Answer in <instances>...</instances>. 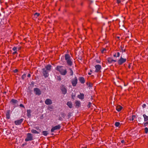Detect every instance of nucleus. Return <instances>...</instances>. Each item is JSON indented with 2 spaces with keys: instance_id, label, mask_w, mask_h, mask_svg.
I'll list each match as a JSON object with an SVG mask.
<instances>
[{
  "instance_id": "1",
  "label": "nucleus",
  "mask_w": 148,
  "mask_h": 148,
  "mask_svg": "<svg viewBox=\"0 0 148 148\" xmlns=\"http://www.w3.org/2000/svg\"><path fill=\"white\" fill-rule=\"evenodd\" d=\"M51 66L48 64L45 66V67L42 69L43 73L45 78L47 77L49 75V73L50 71Z\"/></svg>"
},
{
  "instance_id": "2",
  "label": "nucleus",
  "mask_w": 148,
  "mask_h": 148,
  "mask_svg": "<svg viewBox=\"0 0 148 148\" xmlns=\"http://www.w3.org/2000/svg\"><path fill=\"white\" fill-rule=\"evenodd\" d=\"M56 69L59 71L60 74L62 75H64L67 73V72L66 69L62 66H57Z\"/></svg>"
},
{
  "instance_id": "3",
  "label": "nucleus",
  "mask_w": 148,
  "mask_h": 148,
  "mask_svg": "<svg viewBox=\"0 0 148 148\" xmlns=\"http://www.w3.org/2000/svg\"><path fill=\"white\" fill-rule=\"evenodd\" d=\"M64 58L67 64L69 66H71L73 64V62L70 55L68 54H66L64 55Z\"/></svg>"
},
{
  "instance_id": "4",
  "label": "nucleus",
  "mask_w": 148,
  "mask_h": 148,
  "mask_svg": "<svg viewBox=\"0 0 148 148\" xmlns=\"http://www.w3.org/2000/svg\"><path fill=\"white\" fill-rule=\"evenodd\" d=\"M127 60L126 58H123L122 56H121L120 58L117 61L118 64L119 65H122L123 64L126 62Z\"/></svg>"
},
{
  "instance_id": "5",
  "label": "nucleus",
  "mask_w": 148,
  "mask_h": 148,
  "mask_svg": "<svg viewBox=\"0 0 148 148\" xmlns=\"http://www.w3.org/2000/svg\"><path fill=\"white\" fill-rule=\"evenodd\" d=\"M33 140V136L32 134L28 133L27 134L26 138L25 139V141L28 142L29 141H32Z\"/></svg>"
},
{
  "instance_id": "6",
  "label": "nucleus",
  "mask_w": 148,
  "mask_h": 148,
  "mask_svg": "<svg viewBox=\"0 0 148 148\" xmlns=\"http://www.w3.org/2000/svg\"><path fill=\"white\" fill-rule=\"evenodd\" d=\"M71 82L72 86H75L77 83V79L76 77H75L74 79L71 80Z\"/></svg>"
},
{
  "instance_id": "7",
  "label": "nucleus",
  "mask_w": 148,
  "mask_h": 148,
  "mask_svg": "<svg viewBox=\"0 0 148 148\" xmlns=\"http://www.w3.org/2000/svg\"><path fill=\"white\" fill-rule=\"evenodd\" d=\"M34 91L36 95H40L41 93L40 89L38 88H35L34 89Z\"/></svg>"
},
{
  "instance_id": "8",
  "label": "nucleus",
  "mask_w": 148,
  "mask_h": 148,
  "mask_svg": "<svg viewBox=\"0 0 148 148\" xmlns=\"http://www.w3.org/2000/svg\"><path fill=\"white\" fill-rule=\"evenodd\" d=\"M61 126L60 125L52 127L51 130V132H53L55 130H59L61 128Z\"/></svg>"
},
{
  "instance_id": "9",
  "label": "nucleus",
  "mask_w": 148,
  "mask_h": 148,
  "mask_svg": "<svg viewBox=\"0 0 148 148\" xmlns=\"http://www.w3.org/2000/svg\"><path fill=\"white\" fill-rule=\"evenodd\" d=\"M95 72L98 73L100 71V70L101 68V66L100 65H97L95 66Z\"/></svg>"
},
{
  "instance_id": "10",
  "label": "nucleus",
  "mask_w": 148,
  "mask_h": 148,
  "mask_svg": "<svg viewBox=\"0 0 148 148\" xmlns=\"http://www.w3.org/2000/svg\"><path fill=\"white\" fill-rule=\"evenodd\" d=\"M23 121V119H21L19 120L15 121L14 123L16 125H20L22 123Z\"/></svg>"
},
{
  "instance_id": "11",
  "label": "nucleus",
  "mask_w": 148,
  "mask_h": 148,
  "mask_svg": "<svg viewBox=\"0 0 148 148\" xmlns=\"http://www.w3.org/2000/svg\"><path fill=\"white\" fill-rule=\"evenodd\" d=\"M61 90L63 94L65 95L67 92V89L64 85L62 86Z\"/></svg>"
},
{
  "instance_id": "12",
  "label": "nucleus",
  "mask_w": 148,
  "mask_h": 148,
  "mask_svg": "<svg viewBox=\"0 0 148 148\" xmlns=\"http://www.w3.org/2000/svg\"><path fill=\"white\" fill-rule=\"evenodd\" d=\"M10 110H6V117L7 119H9L10 118Z\"/></svg>"
},
{
  "instance_id": "13",
  "label": "nucleus",
  "mask_w": 148,
  "mask_h": 148,
  "mask_svg": "<svg viewBox=\"0 0 148 148\" xmlns=\"http://www.w3.org/2000/svg\"><path fill=\"white\" fill-rule=\"evenodd\" d=\"M45 103L47 105H49L52 104V102L51 99H46L45 101Z\"/></svg>"
},
{
  "instance_id": "14",
  "label": "nucleus",
  "mask_w": 148,
  "mask_h": 148,
  "mask_svg": "<svg viewBox=\"0 0 148 148\" xmlns=\"http://www.w3.org/2000/svg\"><path fill=\"white\" fill-rule=\"evenodd\" d=\"M107 61L109 64L112 63L113 62H115L117 61L116 60L112 59L110 58H107Z\"/></svg>"
},
{
  "instance_id": "15",
  "label": "nucleus",
  "mask_w": 148,
  "mask_h": 148,
  "mask_svg": "<svg viewBox=\"0 0 148 148\" xmlns=\"http://www.w3.org/2000/svg\"><path fill=\"white\" fill-rule=\"evenodd\" d=\"M77 97L79 99L83 100L84 98V94L83 93H80V95H77Z\"/></svg>"
},
{
  "instance_id": "16",
  "label": "nucleus",
  "mask_w": 148,
  "mask_h": 148,
  "mask_svg": "<svg viewBox=\"0 0 148 148\" xmlns=\"http://www.w3.org/2000/svg\"><path fill=\"white\" fill-rule=\"evenodd\" d=\"M10 103L12 104L15 105L17 103L18 101L16 100L12 99L11 100Z\"/></svg>"
},
{
  "instance_id": "17",
  "label": "nucleus",
  "mask_w": 148,
  "mask_h": 148,
  "mask_svg": "<svg viewBox=\"0 0 148 148\" xmlns=\"http://www.w3.org/2000/svg\"><path fill=\"white\" fill-rule=\"evenodd\" d=\"M78 79L82 84H84L85 82L84 78L83 77H79Z\"/></svg>"
},
{
  "instance_id": "18",
  "label": "nucleus",
  "mask_w": 148,
  "mask_h": 148,
  "mask_svg": "<svg viewBox=\"0 0 148 148\" xmlns=\"http://www.w3.org/2000/svg\"><path fill=\"white\" fill-rule=\"evenodd\" d=\"M75 106L76 107H79L81 106V102L79 101H76L75 102Z\"/></svg>"
},
{
  "instance_id": "19",
  "label": "nucleus",
  "mask_w": 148,
  "mask_h": 148,
  "mask_svg": "<svg viewBox=\"0 0 148 148\" xmlns=\"http://www.w3.org/2000/svg\"><path fill=\"white\" fill-rule=\"evenodd\" d=\"M27 116L28 118L30 117L31 116V111L30 110H27Z\"/></svg>"
},
{
  "instance_id": "20",
  "label": "nucleus",
  "mask_w": 148,
  "mask_h": 148,
  "mask_svg": "<svg viewBox=\"0 0 148 148\" xmlns=\"http://www.w3.org/2000/svg\"><path fill=\"white\" fill-rule=\"evenodd\" d=\"M122 108H123L122 107V106H121L118 105L116 106V110L118 112H120L122 110Z\"/></svg>"
},
{
  "instance_id": "21",
  "label": "nucleus",
  "mask_w": 148,
  "mask_h": 148,
  "mask_svg": "<svg viewBox=\"0 0 148 148\" xmlns=\"http://www.w3.org/2000/svg\"><path fill=\"white\" fill-rule=\"evenodd\" d=\"M67 105L69 107L71 108H72V104L71 101H68L67 102Z\"/></svg>"
},
{
  "instance_id": "22",
  "label": "nucleus",
  "mask_w": 148,
  "mask_h": 148,
  "mask_svg": "<svg viewBox=\"0 0 148 148\" xmlns=\"http://www.w3.org/2000/svg\"><path fill=\"white\" fill-rule=\"evenodd\" d=\"M31 132L33 134H38L40 132L34 129H32L31 130Z\"/></svg>"
},
{
  "instance_id": "23",
  "label": "nucleus",
  "mask_w": 148,
  "mask_h": 148,
  "mask_svg": "<svg viewBox=\"0 0 148 148\" xmlns=\"http://www.w3.org/2000/svg\"><path fill=\"white\" fill-rule=\"evenodd\" d=\"M143 116L144 118V120L145 121H148V116H147L145 114H143Z\"/></svg>"
},
{
  "instance_id": "24",
  "label": "nucleus",
  "mask_w": 148,
  "mask_h": 148,
  "mask_svg": "<svg viewBox=\"0 0 148 148\" xmlns=\"http://www.w3.org/2000/svg\"><path fill=\"white\" fill-rule=\"evenodd\" d=\"M120 55V53L119 52H117L116 53H115L114 55L113 56L114 57H119Z\"/></svg>"
},
{
  "instance_id": "25",
  "label": "nucleus",
  "mask_w": 148,
  "mask_h": 148,
  "mask_svg": "<svg viewBox=\"0 0 148 148\" xmlns=\"http://www.w3.org/2000/svg\"><path fill=\"white\" fill-rule=\"evenodd\" d=\"M42 134L45 136H47L48 134V132L47 131H43L42 132Z\"/></svg>"
},
{
  "instance_id": "26",
  "label": "nucleus",
  "mask_w": 148,
  "mask_h": 148,
  "mask_svg": "<svg viewBox=\"0 0 148 148\" xmlns=\"http://www.w3.org/2000/svg\"><path fill=\"white\" fill-rule=\"evenodd\" d=\"M69 70H70L69 73L70 75H73V72L71 68H69Z\"/></svg>"
},
{
  "instance_id": "27",
  "label": "nucleus",
  "mask_w": 148,
  "mask_h": 148,
  "mask_svg": "<svg viewBox=\"0 0 148 148\" xmlns=\"http://www.w3.org/2000/svg\"><path fill=\"white\" fill-rule=\"evenodd\" d=\"M34 128L35 129L37 130L39 132H41V130L39 128V127L38 126L35 127H34Z\"/></svg>"
},
{
  "instance_id": "28",
  "label": "nucleus",
  "mask_w": 148,
  "mask_h": 148,
  "mask_svg": "<svg viewBox=\"0 0 148 148\" xmlns=\"http://www.w3.org/2000/svg\"><path fill=\"white\" fill-rule=\"evenodd\" d=\"M40 14L37 12H36L34 13V15L36 17V18L39 16Z\"/></svg>"
},
{
  "instance_id": "29",
  "label": "nucleus",
  "mask_w": 148,
  "mask_h": 148,
  "mask_svg": "<svg viewBox=\"0 0 148 148\" xmlns=\"http://www.w3.org/2000/svg\"><path fill=\"white\" fill-rule=\"evenodd\" d=\"M120 124V123L119 122H116L115 123V125L116 127H118L119 126Z\"/></svg>"
},
{
  "instance_id": "30",
  "label": "nucleus",
  "mask_w": 148,
  "mask_h": 148,
  "mask_svg": "<svg viewBox=\"0 0 148 148\" xmlns=\"http://www.w3.org/2000/svg\"><path fill=\"white\" fill-rule=\"evenodd\" d=\"M136 117L135 115H133L132 116L131 118L130 119V120L132 121H133L134 120V118Z\"/></svg>"
},
{
  "instance_id": "31",
  "label": "nucleus",
  "mask_w": 148,
  "mask_h": 148,
  "mask_svg": "<svg viewBox=\"0 0 148 148\" xmlns=\"http://www.w3.org/2000/svg\"><path fill=\"white\" fill-rule=\"evenodd\" d=\"M26 77V74H23L21 76V78L23 79H24Z\"/></svg>"
},
{
  "instance_id": "32",
  "label": "nucleus",
  "mask_w": 148,
  "mask_h": 148,
  "mask_svg": "<svg viewBox=\"0 0 148 148\" xmlns=\"http://www.w3.org/2000/svg\"><path fill=\"white\" fill-rule=\"evenodd\" d=\"M121 50H122V52H125V49H123V47H122V46H121Z\"/></svg>"
},
{
  "instance_id": "33",
  "label": "nucleus",
  "mask_w": 148,
  "mask_h": 148,
  "mask_svg": "<svg viewBox=\"0 0 148 148\" xmlns=\"http://www.w3.org/2000/svg\"><path fill=\"white\" fill-rule=\"evenodd\" d=\"M145 132L146 133H147L148 132V128L146 127L145 128Z\"/></svg>"
},
{
  "instance_id": "34",
  "label": "nucleus",
  "mask_w": 148,
  "mask_h": 148,
  "mask_svg": "<svg viewBox=\"0 0 148 148\" xmlns=\"http://www.w3.org/2000/svg\"><path fill=\"white\" fill-rule=\"evenodd\" d=\"M86 84L87 85H88L89 87H92V84H91L90 83H89L88 84V82Z\"/></svg>"
},
{
  "instance_id": "35",
  "label": "nucleus",
  "mask_w": 148,
  "mask_h": 148,
  "mask_svg": "<svg viewBox=\"0 0 148 148\" xmlns=\"http://www.w3.org/2000/svg\"><path fill=\"white\" fill-rule=\"evenodd\" d=\"M145 127H146L148 125V122H147L145 123H143Z\"/></svg>"
},
{
  "instance_id": "36",
  "label": "nucleus",
  "mask_w": 148,
  "mask_h": 148,
  "mask_svg": "<svg viewBox=\"0 0 148 148\" xmlns=\"http://www.w3.org/2000/svg\"><path fill=\"white\" fill-rule=\"evenodd\" d=\"M12 50L14 51H17V48L16 47H14L12 48Z\"/></svg>"
},
{
  "instance_id": "37",
  "label": "nucleus",
  "mask_w": 148,
  "mask_h": 148,
  "mask_svg": "<svg viewBox=\"0 0 148 148\" xmlns=\"http://www.w3.org/2000/svg\"><path fill=\"white\" fill-rule=\"evenodd\" d=\"M106 50L105 48H103L101 50V53H103L105 52V51H106Z\"/></svg>"
},
{
  "instance_id": "38",
  "label": "nucleus",
  "mask_w": 148,
  "mask_h": 148,
  "mask_svg": "<svg viewBox=\"0 0 148 148\" xmlns=\"http://www.w3.org/2000/svg\"><path fill=\"white\" fill-rule=\"evenodd\" d=\"M91 104V103L90 102H89V103L88 105H87V107L88 108H90V107Z\"/></svg>"
},
{
  "instance_id": "39",
  "label": "nucleus",
  "mask_w": 148,
  "mask_h": 148,
  "mask_svg": "<svg viewBox=\"0 0 148 148\" xmlns=\"http://www.w3.org/2000/svg\"><path fill=\"white\" fill-rule=\"evenodd\" d=\"M14 73H16L18 72V70L17 69H15L13 71Z\"/></svg>"
},
{
  "instance_id": "40",
  "label": "nucleus",
  "mask_w": 148,
  "mask_h": 148,
  "mask_svg": "<svg viewBox=\"0 0 148 148\" xmlns=\"http://www.w3.org/2000/svg\"><path fill=\"white\" fill-rule=\"evenodd\" d=\"M17 51H15L14 52H13L12 54L13 55H15V54L17 53Z\"/></svg>"
},
{
  "instance_id": "41",
  "label": "nucleus",
  "mask_w": 148,
  "mask_h": 148,
  "mask_svg": "<svg viewBox=\"0 0 148 148\" xmlns=\"http://www.w3.org/2000/svg\"><path fill=\"white\" fill-rule=\"evenodd\" d=\"M146 106V104H143L142 105L143 107L144 108H145Z\"/></svg>"
},
{
  "instance_id": "42",
  "label": "nucleus",
  "mask_w": 148,
  "mask_h": 148,
  "mask_svg": "<svg viewBox=\"0 0 148 148\" xmlns=\"http://www.w3.org/2000/svg\"><path fill=\"white\" fill-rule=\"evenodd\" d=\"M20 106L21 107H23V108H25L24 106V105H23V104H20Z\"/></svg>"
},
{
  "instance_id": "43",
  "label": "nucleus",
  "mask_w": 148,
  "mask_h": 148,
  "mask_svg": "<svg viewBox=\"0 0 148 148\" xmlns=\"http://www.w3.org/2000/svg\"><path fill=\"white\" fill-rule=\"evenodd\" d=\"M121 1L120 0H117V3H120Z\"/></svg>"
},
{
  "instance_id": "44",
  "label": "nucleus",
  "mask_w": 148,
  "mask_h": 148,
  "mask_svg": "<svg viewBox=\"0 0 148 148\" xmlns=\"http://www.w3.org/2000/svg\"><path fill=\"white\" fill-rule=\"evenodd\" d=\"M48 109L49 110V109H53V107L52 106H49V107L48 108Z\"/></svg>"
},
{
  "instance_id": "45",
  "label": "nucleus",
  "mask_w": 148,
  "mask_h": 148,
  "mask_svg": "<svg viewBox=\"0 0 148 148\" xmlns=\"http://www.w3.org/2000/svg\"><path fill=\"white\" fill-rule=\"evenodd\" d=\"M31 75L29 73L28 75H27V77H31Z\"/></svg>"
},
{
  "instance_id": "46",
  "label": "nucleus",
  "mask_w": 148,
  "mask_h": 148,
  "mask_svg": "<svg viewBox=\"0 0 148 148\" xmlns=\"http://www.w3.org/2000/svg\"><path fill=\"white\" fill-rule=\"evenodd\" d=\"M121 142L122 143H125V141L124 140H123L121 141Z\"/></svg>"
},
{
  "instance_id": "47",
  "label": "nucleus",
  "mask_w": 148,
  "mask_h": 148,
  "mask_svg": "<svg viewBox=\"0 0 148 148\" xmlns=\"http://www.w3.org/2000/svg\"><path fill=\"white\" fill-rule=\"evenodd\" d=\"M88 74L89 75H91V73H88Z\"/></svg>"
},
{
  "instance_id": "48",
  "label": "nucleus",
  "mask_w": 148,
  "mask_h": 148,
  "mask_svg": "<svg viewBox=\"0 0 148 148\" xmlns=\"http://www.w3.org/2000/svg\"><path fill=\"white\" fill-rule=\"evenodd\" d=\"M119 144H120V143H117V145H119Z\"/></svg>"
},
{
  "instance_id": "49",
  "label": "nucleus",
  "mask_w": 148,
  "mask_h": 148,
  "mask_svg": "<svg viewBox=\"0 0 148 148\" xmlns=\"http://www.w3.org/2000/svg\"><path fill=\"white\" fill-rule=\"evenodd\" d=\"M82 148H87V147H82Z\"/></svg>"
},
{
  "instance_id": "50",
  "label": "nucleus",
  "mask_w": 148,
  "mask_h": 148,
  "mask_svg": "<svg viewBox=\"0 0 148 148\" xmlns=\"http://www.w3.org/2000/svg\"><path fill=\"white\" fill-rule=\"evenodd\" d=\"M97 63H100V62H99V61H97Z\"/></svg>"
},
{
  "instance_id": "51",
  "label": "nucleus",
  "mask_w": 148,
  "mask_h": 148,
  "mask_svg": "<svg viewBox=\"0 0 148 148\" xmlns=\"http://www.w3.org/2000/svg\"><path fill=\"white\" fill-rule=\"evenodd\" d=\"M90 71L91 72H92V70H90Z\"/></svg>"
},
{
  "instance_id": "52",
  "label": "nucleus",
  "mask_w": 148,
  "mask_h": 148,
  "mask_svg": "<svg viewBox=\"0 0 148 148\" xmlns=\"http://www.w3.org/2000/svg\"><path fill=\"white\" fill-rule=\"evenodd\" d=\"M21 49V48H19V49Z\"/></svg>"
},
{
  "instance_id": "53",
  "label": "nucleus",
  "mask_w": 148,
  "mask_h": 148,
  "mask_svg": "<svg viewBox=\"0 0 148 148\" xmlns=\"http://www.w3.org/2000/svg\"><path fill=\"white\" fill-rule=\"evenodd\" d=\"M21 49V48H19V49Z\"/></svg>"
},
{
  "instance_id": "54",
  "label": "nucleus",
  "mask_w": 148,
  "mask_h": 148,
  "mask_svg": "<svg viewBox=\"0 0 148 148\" xmlns=\"http://www.w3.org/2000/svg\"><path fill=\"white\" fill-rule=\"evenodd\" d=\"M72 1H73V0H71Z\"/></svg>"
}]
</instances>
